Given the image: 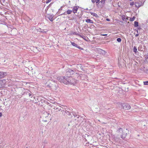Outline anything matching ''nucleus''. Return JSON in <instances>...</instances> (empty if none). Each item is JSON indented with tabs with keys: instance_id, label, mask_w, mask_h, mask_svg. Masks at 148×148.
<instances>
[{
	"instance_id": "obj_18",
	"label": "nucleus",
	"mask_w": 148,
	"mask_h": 148,
	"mask_svg": "<svg viewBox=\"0 0 148 148\" xmlns=\"http://www.w3.org/2000/svg\"><path fill=\"white\" fill-rule=\"evenodd\" d=\"M90 13L92 15H93V16H95L97 18L99 17L98 15L96 13H95L92 12H90Z\"/></svg>"
},
{
	"instance_id": "obj_13",
	"label": "nucleus",
	"mask_w": 148,
	"mask_h": 148,
	"mask_svg": "<svg viewBox=\"0 0 148 148\" xmlns=\"http://www.w3.org/2000/svg\"><path fill=\"white\" fill-rule=\"evenodd\" d=\"M73 115L74 116V117L75 118V120H76L77 119H79L80 117V116H79V115L77 114L76 113H75V112H74L72 113Z\"/></svg>"
},
{
	"instance_id": "obj_36",
	"label": "nucleus",
	"mask_w": 148,
	"mask_h": 148,
	"mask_svg": "<svg viewBox=\"0 0 148 148\" xmlns=\"http://www.w3.org/2000/svg\"><path fill=\"white\" fill-rule=\"evenodd\" d=\"M137 34H136L135 35V36L136 37H137V36H138V35H139V34H138V30H137Z\"/></svg>"
},
{
	"instance_id": "obj_8",
	"label": "nucleus",
	"mask_w": 148,
	"mask_h": 148,
	"mask_svg": "<svg viewBox=\"0 0 148 148\" xmlns=\"http://www.w3.org/2000/svg\"><path fill=\"white\" fill-rule=\"evenodd\" d=\"M7 75V73L6 72L3 71L0 72V78H4Z\"/></svg>"
},
{
	"instance_id": "obj_4",
	"label": "nucleus",
	"mask_w": 148,
	"mask_h": 148,
	"mask_svg": "<svg viewBox=\"0 0 148 148\" xmlns=\"http://www.w3.org/2000/svg\"><path fill=\"white\" fill-rule=\"evenodd\" d=\"M121 105L123 109L125 110H128L131 108L130 105L127 103H121Z\"/></svg>"
},
{
	"instance_id": "obj_35",
	"label": "nucleus",
	"mask_w": 148,
	"mask_h": 148,
	"mask_svg": "<svg viewBox=\"0 0 148 148\" xmlns=\"http://www.w3.org/2000/svg\"><path fill=\"white\" fill-rule=\"evenodd\" d=\"M51 1V0H47L46 1V3H48L50 2Z\"/></svg>"
},
{
	"instance_id": "obj_51",
	"label": "nucleus",
	"mask_w": 148,
	"mask_h": 148,
	"mask_svg": "<svg viewBox=\"0 0 148 148\" xmlns=\"http://www.w3.org/2000/svg\"><path fill=\"white\" fill-rule=\"evenodd\" d=\"M91 10V9H90V10Z\"/></svg>"
},
{
	"instance_id": "obj_46",
	"label": "nucleus",
	"mask_w": 148,
	"mask_h": 148,
	"mask_svg": "<svg viewBox=\"0 0 148 148\" xmlns=\"http://www.w3.org/2000/svg\"><path fill=\"white\" fill-rule=\"evenodd\" d=\"M3 0V2L4 3L5 2V0Z\"/></svg>"
},
{
	"instance_id": "obj_40",
	"label": "nucleus",
	"mask_w": 148,
	"mask_h": 148,
	"mask_svg": "<svg viewBox=\"0 0 148 148\" xmlns=\"http://www.w3.org/2000/svg\"><path fill=\"white\" fill-rule=\"evenodd\" d=\"M101 35L102 36H107V34H101Z\"/></svg>"
},
{
	"instance_id": "obj_52",
	"label": "nucleus",
	"mask_w": 148,
	"mask_h": 148,
	"mask_svg": "<svg viewBox=\"0 0 148 148\" xmlns=\"http://www.w3.org/2000/svg\"><path fill=\"white\" fill-rule=\"evenodd\" d=\"M76 69H75V71L76 70Z\"/></svg>"
},
{
	"instance_id": "obj_50",
	"label": "nucleus",
	"mask_w": 148,
	"mask_h": 148,
	"mask_svg": "<svg viewBox=\"0 0 148 148\" xmlns=\"http://www.w3.org/2000/svg\"><path fill=\"white\" fill-rule=\"evenodd\" d=\"M24 1H25V0H23Z\"/></svg>"
},
{
	"instance_id": "obj_24",
	"label": "nucleus",
	"mask_w": 148,
	"mask_h": 148,
	"mask_svg": "<svg viewBox=\"0 0 148 148\" xmlns=\"http://www.w3.org/2000/svg\"><path fill=\"white\" fill-rule=\"evenodd\" d=\"M52 4V3H50V4L49 5H48L47 7V8L46 9H45V10H48V9L51 6V4Z\"/></svg>"
},
{
	"instance_id": "obj_45",
	"label": "nucleus",
	"mask_w": 148,
	"mask_h": 148,
	"mask_svg": "<svg viewBox=\"0 0 148 148\" xmlns=\"http://www.w3.org/2000/svg\"><path fill=\"white\" fill-rule=\"evenodd\" d=\"M84 10H88V8H86V9H84Z\"/></svg>"
},
{
	"instance_id": "obj_41",
	"label": "nucleus",
	"mask_w": 148,
	"mask_h": 148,
	"mask_svg": "<svg viewBox=\"0 0 148 148\" xmlns=\"http://www.w3.org/2000/svg\"><path fill=\"white\" fill-rule=\"evenodd\" d=\"M137 29L138 30H140L141 29V28L140 27H139Z\"/></svg>"
},
{
	"instance_id": "obj_22",
	"label": "nucleus",
	"mask_w": 148,
	"mask_h": 148,
	"mask_svg": "<svg viewBox=\"0 0 148 148\" xmlns=\"http://www.w3.org/2000/svg\"><path fill=\"white\" fill-rule=\"evenodd\" d=\"M135 18V17L134 16L133 17L131 18H130V21H132L134 20Z\"/></svg>"
},
{
	"instance_id": "obj_29",
	"label": "nucleus",
	"mask_w": 148,
	"mask_h": 148,
	"mask_svg": "<svg viewBox=\"0 0 148 148\" xmlns=\"http://www.w3.org/2000/svg\"><path fill=\"white\" fill-rule=\"evenodd\" d=\"M116 40L118 42H120L121 41V39L120 38H117Z\"/></svg>"
},
{
	"instance_id": "obj_48",
	"label": "nucleus",
	"mask_w": 148,
	"mask_h": 148,
	"mask_svg": "<svg viewBox=\"0 0 148 148\" xmlns=\"http://www.w3.org/2000/svg\"><path fill=\"white\" fill-rule=\"evenodd\" d=\"M39 30H41L42 29H41L40 28H39Z\"/></svg>"
},
{
	"instance_id": "obj_26",
	"label": "nucleus",
	"mask_w": 148,
	"mask_h": 148,
	"mask_svg": "<svg viewBox=\"0 0 148 148\" xmlns=\"http://www.w3.org/2000/svg\"><path fill=\"white\" fill-rule=\"evenodd\" d=\"M122 18L123 21H124V20L125 19V16L124 15H122L121 16Z\"/></svg>"
},
{
	"instance_id": "obj_16",
	"label": "nucleus",
	"mask_w": 148,
	"mask_h": 148,
	"mask_svg": "<svg viewBox=\"0 0 148 148\" xmlns=\"http://www.w3.org/2000/svg\"><path fill=\"white\" fill-rule=\"evenodd\" d=\"M86 22L87 23H93V21L90 19H88L86 20Z\"/></svg>"
},
{
	"instance_id": "obj_12",
	"label": "nucleus",
	"mask_w": 148,
	"mask_h": 148,
	"mask_svg": "<svg viewBox=\"0 0 148 148\" xmlns=\"http://www.w3.org/2000/svg\"><path fill=\"white\" fill-rule=\"evenodd\" d=\"M79 7L78 6H74L73 7L72 10V12L74 13H75L77 12L78 9Z\"/></svg>"
},
{
	"instance_id": "obj_7",
	"label": "nucleus",
	"mask_w": 148,
	"mask_h": 148,
	"mask_svg": "<svg viewBox=\"0 0 148 148\" xmlns=\"http://www.w3.org/2000/svg\"><path fill=\"white\" fill-rule=\"evenodd\" d=\"M97 51L98 53L102 54V55H104L106 54V52L103 49L98 48L97 49Z\"/></svg>"
},
{
	"instance_id": "obj_21",
	"label": "nucleus",
	"mask_w": 148,
	"mask_h": 148,
	"mask_svg": "<svg viewBox=\"0 0 148 148\" xmlns=\"http://www.w3.org/2000/svg\"><path fill=\"white\" fill-rule=\"evenodd\" d=\"M72 12V11L70 10H68L66 11V13L68 14H70Z\"/></svg>"
},
{
	"instance_id": "obj_6",
	"label": "nucleus",
	"mask_w": 148,
	"mask_h": 148,
	"mask_svg": "<svg viewBox=\"0 0 148 148\" xmlns=\"http://www.w3.org/2000/svg\"><path fill=\"white\" fill-rule=\"evenodd\" d=\"M62 109L60 112V115H63L64 116L66 115V114L68 112V111L66 110L65 108H62Z\"/></svg>"
},
{
	"instance_id": "obj_3",
	"label": "nucleus",
	"mask_w": 148,
	"mask_h": 148,
	"mask_svg": "<svg viewBox=\"0 0 148 148\" xmlns=\"http://www.w3.org/2000/svg\"><path fill=\"white\" fill-rule=\"evenodd\" d=\"M118 129L119 130H117V132L119 133V134L120 135L121 138L123 139H124L126 136L129 134V130L126 129L125 130L123 131L121 128H120Z\"/></svg>"
},
{
	"instance_id": "obj_30",
	"label": "nucleus",
	"mask_w": 148,
	"mask_h": 148,
	"mask_svg": "<svg viewBox=\"0 0 148 148\" xmlns=\"http://www.w3.org/2000/svg\"><path fill=\"white\" fill-rule=\"evenodd\" d=\"M79 36L80 37L82 38L83 39H84V40H86L84 38V37H85V36H84L83 35L82 36V35H81L80 34H79Z\"/></svg>"
},
{
	"instance_id": "obj_25",
	"label": "nucleus",
	"mask_w": 148,
	"mask_h": 148,
	"mask_svg": "<svg viewBox=\"0 0 148 148\" xmlns=\"http://www.w3.org/2000/svg\"><path fill=\"white\" fill-rule=\"evenodd\" d=\"M105 0H101V1H100V2H101L102 3V5H103L104 4Z\"/></svg>"
},
{
	"instance_id": "obj_28",
	"label": "nucleus",
	"mask_w": 148,
	"mask_h": 148,
	"mask_svg": "<svg viewBox=\"0 0 148 148\" xmlns=\"http://www.w3.org/2000/svg\"><path fill=\"white\" fill-rule=\"evenodd\" d=\"M41 32L43 33H46L47 32V31H45L44 30L42 29L41 31H40Z\"/></svg>"
},
{
	"instance_id": "obj_2",
	"label": "nucleus",
	"mask_w": 148,
	"mask_h": 148,
	"mask_svg": "<svg viewBox=\"0 0 148 148\" xmlns=\"http://www.w3.org/2000/svg\"><path fill=\"white\" fill-rule=\"evenodd\" d=\"M45 84L46 86L55 90H57L58 86V84L56 82L52 80L48 81Z\"/></svg>"
},
{
	"instance_id": "obj_19",
	"label": "nucleus",
	"mask_w": 148,
	"mask_h": 148,
	"mask_svg": "<svg viewBox=\"0 0 148 148\" xmlns=\"http://www.w3.org/2000/svg\"><path fill=\"white\" fill-rule=\"evenodd\" d=\"M78 119L77 120V121L78 122H81L82 121H83L84 120V119L82 118V117L81 116H80V117L79 119Z\"/></svg>"
},
{
	"instance_id": "obj_38",
	"label": "nucleus",
	"mask_w": 148,
	"mask_h": 148,
	"mask_svg": "<svg viewBox=\"0 0 148 148\" xmlns=\"http://www.w3.org/2000/svg\"><path fill=\"white\" fill-rule=\"evenodd\" d=\"M96 0H91V1L92 3H94L96 2Z\"/></svg>"
},
{
	"instance_id": "obj_11",
	"label": "nucleus",
	"mask_w": 148,
	"mask_h": 148,
	"mask_svg": "<svg viewBox=\"0 0 148 148\" xmlns=\"http://www.w3.org/2000/svg\"><path fill=\"white\" fill-rule=\"evenodd\" d=\"M84 66L82 65L81 64H78L76 66V68L77 69L80 68L83 71H85V70L84 69Z\"/></svg>"
},
{
	"instance_id": "obj_14",
	"label": "nucleus",
	"mask_w": 148,
	"mask_h": 148,
	"mask_svg": "<svg viewBox=\"0 0 148 148\" xmlns=\"http://www.w3.org/2000/svg\"><path fill=\"white\" fill-rule=\"evenodd\" d=\"M54 109L55 110H56V112H58L59 111H60L62 110V109L61 108V107H60L59 106H58V107H55Z\"/></svg>"
},
{
	"instance_id": "obj_34",
	"label": "nucleus",
	"mask_w": 148,
	"mask_h": 148,
	"mask_svg": "<svg viewBox=\"0 0 148 148\" xmlns=\"http://www.w3.org/2000/svg\"><path fill=\"white\" fill-rule=\"evenodd\" d=\"M69 116H71V117H72V116L71 115V113L70 112L68 111V112L67 114Z\"/></svg>"
},
{
	"instance_id": "obj_27",
	"label": "nucleus",
	"mask_w": 148,
	"mask_h": 148,
	"mask_svg": "<svg viewBox=\"0 0 148 148\" xmlns=\"http://www.w3.org/2000/svg\"><path fill=\"white\" fill-rule=\"evenodd\" d=\"M143 83L144 85H148V81L144 82Z\"/></svg>"
},
{
	"instance_id": "obj_39",
	"label": "nucleus",
	"mask_w": 148,
	"mask_h": 148,
	"mask_svg": "<svg viewBox=\"0 0 148 148\" xmlns=\"http://www.w3.org/2000/svg\"><path fill=\"white\" fill-rule=\"evenodd\" d=\"M106 20L107 21H110V20L109 19V18H107L106 19Z\"/></svg>"
},
{
	"instance_id": "obj_10",
	"label": "nucleus",
	"mask_w": 148,
	"mask_h": 148,
	"mask_svg": "<svg viewBox=\"0 0 148 148\" xmlns=\"http://www.w3.org/2000/svg\"><path fill=\"white\" fill-rule=\"evenodd\" d=\"M53 14H48L47 16V18L51 22H52L53 21Z\"/></svg>"
},
{
	"instance_id": "obj_31",
	"label": "nucleus",
	"mask_w": 148,
	"mask_h": 148,
	"mask_svg": "<svg viewBox=\"0 0 148 148\" xmlns=\"http://www.w3.org/2000/svg\"><path fill=\"white\" fill-rule=\"evenodd\" d=\"M100 0H96V2L97 3H98V5L100 3H101L100 1H99Z\"/></svg>"
},
{
	"instance_id": "obj_17",
	"label": "nucleus",
	"mask_w": 148,
	"mask_h": 148,
	"mask_svg": "<svg viewBox=\"0 0 148 148\" xmlns=\"http://www.w3.org/2000/svg\"><path fill=\"white\" fill-rule=\"evenodd\" d=\"M133 51L135 53H136L137 52H138L137 50V49L136 47L135 46H134V47L133 49Z\"/></svg>"
},
{
	"instance_id": "obj_43",
	"label": "nucleus",
	"mask_w": 148,
	"mask_h": 148,
	"mask_svg": "<svg viewBox=\"0 0 148 148\" xmlns=\"http://www.w3.org/2000/svg\"><path fill=\"white\" fill-rule=\"evenodd\" d=\"M28 95H29V96H32V95L30 93H28Z\"/></svg>"
},
{
	"instance_id": "obj_32",
	"label": "nucleus",
	"mask_w": 148,
	"mask_h": 148,
	"mask_svg": "<svg viewBox=\"0 0 148 148\" xmlns=\"http://www.w3.org/2000/svg\"><path fill=\"white\" fill-rule=\"evenodd\" d=\"M134 2H132L130 3V5L131 6H132L134 5Z\"/></svg>"
},
{
	"instance_id": "obj_42",
	"label": "nucleus",
	"mask_w": 148,
	"mask_h": 148,
	"mask_svg": "<svg viewBox=\"0 0 148 148\" xmlns=\"http://www.w3.org/2000/svg\"><path fill=\"white\" fill-rule=\"evenodd\" d=\"M2 116V114L1 112H0V117H1Z\"/></svg>"
},
{
	"instance_id": "obj_20",
	"label": "nucleus",
	"mask_w": 148,
	"mask_h": 148,
	"mask_svg": "<svg viewBox=\"0 0 148 148\" xmlns=\"http://www.w3.org/2000/svg\"><path fill=\"white\" fill-rule=\"evenodd\" d=\"M138 23L136 21H134V26L135 27H138Z\"/></svg>"
},
{
	"instance_id": "obj_9",
	"label": "nucleus",
	"mask_w": 148,
	"mask_h": 148,
	"mask_svg": "<svg viewBox=\"0 0 148 148\" xmlns=\"http://www.w3.org/2000/svg\"><path fill=\"white\" fill-rule=\"evenodd\" d=\"M71 42V45L79 49L82 50H84V49L83 48L81 47L80 46H78L77 44H76L74 42Z\"/></svg>"
},
{
	"instance_id": "obj_1",
	"label": "nucleus",
	"mask_w": 148,
	"mask_h": 148,
	"mask_svg": "<svg viewBox=\"0 0 148 148\" xmlns=\"http://www.w3.org/2000/svg\"><path fill=\"white\" fill-rule=\"evenodd\" d=\"M77 73L76 70L75 71L71 69H69L67 70L66 73L67 76L58 77H57V79L60 82L65 84L74 85L76 83V81L71 77V75Z\"/></svg>"
},
{
	"instance_id": "obj_5",
	"label": "nucleus",
	"mask_w": 148,
	"mask_h": 148,
	"mask_svg": "<svg viewBox=\"0 0 148 148\" xmlns=\"http://www.w3.org/2000/svg\"><path fill=\"white\" fill-rule=\"evenodd\" d=\"M144 2L145 1L143 2V1H140L138 2H136L135 4V7L138 8L140 7L143 6L144 5Z\"/></svg>"
},
{
	"instance_id": "obj_44",
	"label": "nucleus",
	"mask_w": 148,
	"mask_h": 148,
	"mask_svg": "<svg viewBox=\"0 0 148 148\" xmlns=\"http://www.w3.org/2000/svg\"><path fill=\"white\" fill-rule=\"evenodd\" d=\"M138 49L139 51H140V47H138Z\"/></svg>"
},
{
	"instance_id": "obj_37",
	"label": "nucleus",
	"mask_w": 148,
	"mask_h": 148,
	"mask_svg": "<svg viewBox=\"0 0 148 148\" xmlns=\"http://www.w3.org/2000/svg\"><path fill=\"white\" fill-rule=\"evenodd\" d=\"M67 14L66 13V11L65 12H64V13H63V14H61L60 15H65V14Z\"/></svg>"
},
{
	"instance_id": "obj_15",
	"label": "nucleus",
	"mask_w": 148,
	"mask_h": 148,
	"mask_svg": "<svg viewBox=\"0 0 148 148\" xmlns=\"http://www.w3.org/2000/svg\"><path fill=\"white\" fill-rule=\"evenodd\" d=\"M4 80H0V88H2L4 86V83L3 81Z\"/></svg>"
},
{
	"instance_id": "obj_49",
	"label": "nucleus",
	"mask_w": 148,
	"mask_h": 148,
	"mask_svg": "<svg viewBox=\"0 0 148 148\" xmlns=\"http://www.w3.org/2000/svg\"><path fill=\"white\" fill-rule=\"evenodd\" d=\"M120 22H121V23H123V22L122 21H120Z\"/></svg>"
},
{
	"instance_id": "obj_33",
	"label": "nucleus",
	"mask_w": 148,
	"mask_h": 148,
	"mask_svg": "<svg viewBox=\"0 0 148 148\" xmlns=\"http://www.w3.org/2000/svg\"><path fill=\"white\" fill-rule=\"evenodd\" d=\"M145 56V58H146V59H148V53L146 54Z\"/></svg>"
},
{
	"instance_id": "obj_47",
	"label": "nucleus",
	"mask_w": 148,
	"mask_h": 148,
	"mask_svg": "<svg viewBox=\"0 0 148 148\" xmlns=\"http://www.w3.org/2000/svg\"><path fill=\"white\" fill-rule=\"evenodd\" d=\"M28 93H29V92H26V94H28Z\"/></svg>"
},
{
	"instance_id": "obj_23",
	"label": "nucleus",
	"mask_w": 148,
	"mask_h": 148,
	"mask_svg": "<svg viewBox=\"0 0 148 148\" xmlns=\"http://www.w3.org/2000/svg\"><path fill=\"white\" fill-rule=\"evenodd\" d=\"M72 34L73 35H77L78 36H79V34L77 33L76 32H74L72 33Z\"/></svg>"
}]
</instances>
